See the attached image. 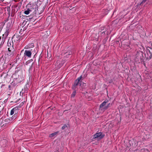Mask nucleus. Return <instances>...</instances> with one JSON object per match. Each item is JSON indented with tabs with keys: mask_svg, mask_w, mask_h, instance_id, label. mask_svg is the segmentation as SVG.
<instances>
[{
	"mask_svg": "<svg viewBox=\"0 0 152 152\" xmlns=\"http://www.w3.org/2000/svg\"><path fill=\"white\" fill-rule=\"evenodd\" d=\"M18 107H16L12 108L10 112V114L11 115H13L12 117V119H15L17 113L18 112L19 109Z\"/></svg>",
	"mask_w": 152,
	"mask_h": 152,
	"instance_id": "nucleus-1",
	"label": "nucleus"
},
{
	"mask_svg": "<svg viewBox=\"0 0 152 152\" xmlns=\"http://www.w3.org/2000/svg\"><path fill=\"white\" fill-rule=\"evenodd\" d=\"M32 49L26 50L24 53V57L26 58L27 57L28 58H31L32 54Z\"/></svg>",
	"mask_w": 152,
	"mask_h": 152,
	"instance_id": "nucleus-2",
	"label": "nucleus"
},
{
	"mask_svg": "<svg viewBox=\"0 0 152 152\" xmlns=\"http://www.w3.org/2000/svg\"><path fill=\"white\" fill-rule=\"evenodd\" d=\"M104 135L102 134V132H99L96 133L94 135V138H99V139H101L104 137Z\"/></svg>",
	"mask_w": 152,
	"mask_h": 152,
	"instance_id": "nucleus-3",
	"label": "nucleus"
},
{
	"mask_svg": "<svg viewBox=\"0 0 152 152\" xmlns=\"http://www.w3.org/2000/svg\"><path fill=\"white\" fill-rule=\"evenodd\" d=\"M7 48L8 50L10 49H14L13 43L12 41L8 40L7 43Z\"/></svg>",
	"mask_w": 152,
	"mask_h": 152,
	"instance_id": "nucleus-4",
	"label": "nucleus"
},
{
	"mask_svg": "<svg viewBox=\"0 0 152 152\" xmlns=\"http://www.w3.org/2000/svg\"><path fill=\"white\" fill-rule=\"evenodd\" d=\"M8 50V52L7 54L8 55L11 57L13 56L16 54L14 48L10 49L9 50Z\"/></svg>",
	"mask_w": 152,
	"mask_h": 152,
	"instance_id": "nucleus-5",
	"label": "nucleus"
},
{
	"mask_svg": "<svg viewBox=\"0 0 152 152\" xmlns=\"http://www.w3.org/2000/svg\"><path fill=\"white\" fill-rule=\"evenodd\" d=\"M82 76H80V77H78L75 81V83H74V85L73 86V88H74V87H75L77 86L79 82H80V80L82 78Z\"/></svg>",
	"mask_w": 152,
	"mask_h": 152,
	"instance_id": "nucleus-6",
	"label": "nucleus"
},
{
	"mask_svg": "<svg viewBox=\"0 0 152 152\" xmlns=\"http://www.w3.org/2000/svg\"><path fill=\"white\" fill-rule=\"evenodd\" d=\"M147 58L148 59H150L152 57V54L151 52L149 50H147Z\"/></svg>",
	"mask_w": 152,
	"mask_h": 152,
	"instance_id": "nucleus-7",
	"label": "nucleus"
},
{
	"mask_svg": "<svg viewBox=\"0 0 152 152\" xmlns=\"http://www.w3.org/2000/svg\"><path fill=\"white\" fill-rule=\"evenodd\" d=\"M107 102V101L106 100H105L104 102H103L100 105V108H102L104 106H105L106 104V103Z\"/></svg>",
	"mask_w": 152,
	"mask_h": 152,
	"instance_id": "nucleus-8",
	"label": "nucleus"
},
{
	"mask_svg": "<svg viewBox=\"0 0 152 152\" xmlns=\"http://www.w3.org/2000/svg\"><path fill=\"white\" fill-rule=\"evenodd\" d=\"M31 11L29 9H28L27 10H25L24 12V13L26 15H28L29 14L30 12H31Z\"/></svg>",
	"mask_w": 152,
	"mask_h": 152,
	"instance_id": "nucleus-9",
	"label": "nucleus"
},
{
	"mask_svg": "<svg viewBox=\"0 0 152 152\" xmlns=\"http://www.w3.org/2000/svg\"><path fill=\"white\" fill-rule=\"evenodd\" d=\"M58 132H56L53 133L50 135L49 137H52L58 134Z\"/></svg>",
	"mask_w": 152,
	"mask_h": 152,
	"instance_id": "nucleus-10",
	"label": "nucleus"
},
{
	"mask_svg": "<svg viewBox=\"0 0 152 152\" xmlns=\"http://www.w3.org/2000/svg\"><path fill=\"white\" fill-rule=\"evenodd\" d=\"M9 33V31L8 30H7L4 34L3 35V36L4 37H7Z\"/></svg>",
	"mask_w": 152,
	"mask_h": 152,
	"instance_id": "nucleus-11",
	"label": "nucleus"
},
{
	"mask_svg": "<svg viewBox=\"0 0 152 152\" xmlns=\"http://www.w3.org/2000/svg\"><path fill=\"white\" fill-rule=\"evenodd\" d=\"M12 118H7L5 120V121L6 122H8V123H10V121H12V119H13Z\"/></svg>",
	"mask_w": 152,
	"mask_h": 152,
	"instance_id": "nucleus-12",
	"label": "nucleus"
},
{
	"mask_svg": "<svg viewBox=\"0 0 152 152\" xmlns=\"http://www.w3.org/2000/svg\"><path fill=\"white\" fill-rule=\"evenodd\" d=\"M110 103H109L108 104H107V106L104 107L103 109L104 110L107 109L108 107H110Z\"/></svg>",
	"mask_w": 152,
	"mask_h": 152,
	"instance_id": "nucleus-13",
	"label": "nucleus"
},
{
	"mask_svg": "<svg viewBox=\"0 0 152 152\" xmlns=\"http://www.w3.org/2000/svg\"><path fill=\"white\" fill-rule=\"evenodd\" d=\"M76 92L75 91H74L71 95L72 97H74L75 95Z\"/></svg>",
	"mask_w": 152,
	"mask_h": 152,
	"instance_id": "nucleus-14",
	"label": "nucleus"
},
{
	"mask_svg": "<svg viewBox=\"0 0 152 152\" xmlns=\"http://www.w3.org/2000/svg\"><path fill=\"white\" fill-rule=\"evenodd\" d=\"M67 126L65 124L62 127L61 129L62 130L65 129Z\"/></svg>",
	"mask_w": 152,
	"mask_h": 152,
	"instance_id": "nucleus-15",
	"label": "nucleus"
},
{
	"mask_svg": "<svg viewBox=\"0 0 152 152\" xmlns=\"http://www.w3.org/2000/svg\"><path fill=\"white\" fill-rule=\"evenodd\" d=\"M147 0H143L142 2V3H145L146 1Z\"/></svg>",
	"mask_w": 152,
	"mask_h": 152,
	"instance_id": "nucleus-16",
	"label": "nucleus"
},
{
	"mask_svg": "<svg viewBox=\"0 0 152 152\" xmlns=\"http://www.w3.org/2000/svg\"><path fill=\"white\" fill-rule=\"evenodd\" d=\"M24 103V102H22V103H21L20 104L23 105V104Z\"/></svg>",
	"mask_w": 152,
	"mask_h": 152,
	"instance_id": "nucleus-17",
	"label": "nucleus"
},
{
	"mask_svg": "<svg viewBox=\"0 0 152 152\" xmlns=\"http://www.w3.org/2000/svg\"><path fill=\"white\" fill-rule=\"evenodd\" d=\"M12 0L15 2H16L17 1L16 0Z\"/></svg>",
	"mask_w": 152,
	"mask_h": 152,
	"instance_id": "nucleus-18",
	"label": "nucleus"
},
{
	"mask_svg": "<svg viewBox=\"0 0 152 152\" xmlns=\"http://www.w3.org/2000/svg\"><path fill=\"white\" fill-rule=\"evenodd\" d=\"M10 86H9V87L10 88Z\"/></svg>",
	"mask_w": 152,
	"mask_h": 152,
	"instance_id": "nucleus-19",
	"label": "nucleus"
},
{
	"mask_svg": "<svg viewBox=\"0 0 152 152\" xmlns=\"http://www.w3.org/2000/svg\"><path fill=\"white\" fill-rule=\"evenodd\" d=\"M69 55H70V53H69V54H68Z\"/></svg>",
	"mask_w": 152,
	"mask_h": 152,
	"instance_id": "nucleus-20",
	"label": "nucleus"
}]
</instances>
